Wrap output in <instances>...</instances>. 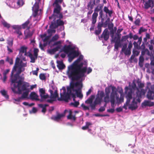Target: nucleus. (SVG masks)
Segmentation results:
<instances>
[{
	"label": "nucleus",
	"mask_w": 154,
	"mask_h": 154,
	"mask_svg": "<svg viewBox=\"0 0 154 154\" xmlns=\"http://www.w3.org/2000/svg\"><path fill=\"white\" fill-rule=\"evenodd\" d=\"M76 60L73 63L68 67L67 74L69 78L73 80H78L84 77L87 71V66L83 67L85 64L87 66V62L85 61L84 63L81 62L79 64Z\"/></svg>",
	"instance_id": "1"
},
{
	"label": "nucleus",
	"mask_w": 154,
	"mask_h": 154,
	"mask_svg": "<svg viewBox=\"0 0 154 154\" xmlns=\"http://www.w3.org/2000/svg\"><path fill=\"white\" fill-rule=\"evenodd\" d=\"M62 89L63 92L62 93H60V98L58 97V94L57 90H55L54 93H53L52 90H49V91L50 93L51 99L47 100V101L50 103H53L54 101L56 100V98H57V100L58 101H64L66 102H68V100L70 99L71 93L68 92V91H67V93H66V89L64 87L62 88Z\"/></svg>",
	"instance_id": "2"
},
{
	"label": "nucleus",
	"mask_w": 154,
	"mask_h": 154,
	"mask_svg": "<svg viewBox=\"0 0 154 154\" xmlns=\"http://www.w3.org/2000/svg\"><path fill=\"white\" fill-rule=\"evenodd\" d=\"M144 95V91L140 92H138L134 95L133 100L131 104L129 105V108L131 110H134L137 108V102L140 103L142 96Z\"/></svg>",
	"instance_id": "3"
},
{
	"label": "nucleus",
	"mask_w": 154,
	"mask_h": 154,
	"mask_svg": "<svg viewBox=\"0 0 154 154\" xmlns=\"http://www.w3.org/2000/svg\"><path fill=\"white\" fill-rule=\"evenodd\" d=\"M112 91L110 95V102L111 103V106L113 107L115 102V98L117 100L119 99L120 102H122L124 101V97L121 96L120 98H119V96L117 92V90L115 87L113 86L111 87Z\"/></svg>",
	"instance_id": "4"
},
{
	"label": "nucleus",
	"mask_w": 154,
	"mask_h": 154,
	"mask_svg": "<svg viewBox=\"0 0 154 154\" xmlns=\"http://www.w3.org/2000/svg\"><path fill=\"white\" fill-rule=\"evenodd\" d=\"M26 66V63H23L22 60L20 61L18 66L17 67L16 73L14 74L12 79L11 82L14 83L16 82L17 79L19 78L20 75L22 72L25 70L24 67Z\"/></svg>",
	"instance_id": "5"
},
{
	"label": "nucleus",
	"mask_w": 154,
	"mask_h": 154,
	"mask_svg": "<svg viewBox=\"0 0 154 154\" xmlns=\"http://www.w3.org/2000/svg\"><path fill=\"white\" fill-rule=\"evenodd\" d=\"M132 90L131 88H128V87H126L125 88V93L126 94L125 97L127 100L123 106V108L126 109L127 106L129 104L132 98Z\"/></svg>",
	"instance_id": "6"
},
{
	"label": "nucleus",
	"mask_w": 154,
	"mask_h": 154,
	"mask_svg": "<svg viewBox=\"0 0 154 154\" xmlns=\"http://www.w3.org/2000/svg\"><path fill=\"white\" fill-rule=\"evenodd\" d=\"M144 86V84L143 83H141V82L139 81H136L134 80L133 81L132 85L131 87L132 88H130L132 90V94L133 93L134 91L133 90H137V91L136 94L138 92H142L143 91H144V90L143 89H142V88ZM128 88H129L128 87Z\"/></svg>",
	"instance_id": "7"
},
{
	"label": "nucleus",
	"mask_w": 154,
	"mask_h": 154,
	"mask_svg": "<svg viewBox=\"0 0 154 154\" xmlns=\"http://www.w3.org/2000/svg\"><path fill=\"white\" fill-rule=\"evenodd\" d=\"M129 36L130 39L133 38L134 40H136L138 39L137 42L135 41L134 42L133 45L134 48L137 49H140V45L141 44L142 41V37H140L139 38L138 36L136 35H133L131 32L129 33Z\"/></svg>",
	"instance_id": "8"
},
{
	"label": "nucleus",
	"mask_w": 154,
	"mask_h": 154,
	"mask_svg": "<svg viewBox=\"0 0 154 154\" xmlns=\"http://www.w3.org/2000/svg\"><path fill=\"white\" fill-rule=\"evenodd\" d=\"M29 86V83L27 82H24L23 84L20 87L19 89H18V94H21L22 93V91H25L23 93H26L27 94V96H28L29 92V89L28 88Z\"/></svg>",
	"instance_id": "9"
},
{
	"label": "nucleus",
	"mask_w": 154,
	"mask_h": 154,
	"mask_svg": "<svg viewBox=\"0 0 154 154\" xmlns=\"http://www.w3.org/2000/svg\"><path fill=\"white\" fill-rule=\"evenodd\" d=\"M150 83H148V85L146 87L147 88H149V90L147 94V98L149 100H153L154 97V85H151L150 88H149V85H150Z\"/></svg>",
	"instance_id": "10"
},
{
	"label": "nucleus",
	"mask_w": 154,
	"mask_h": 154,
	"mask_svg": "<svg viewBox=\"0 0 154 154\" xmlns=\"http://www.w3.org/2000/svg\"><path fill=\"white\" fill-rule=\"evenodd\" d=\"M61 10V6L59 4L56 5V8L54 9L53 14L51 16L49 17V19H51L53 18L54 20L57 18V16L58 14L60 13Z\"/></svg>",
	"instance_id": "11"
},
{
	"label": "nucleus",
	"mask_w": 154,
	"mask_h": 154,
	"mask_svg": "<svg viewBox=\"0 0 154 154\" xmlns=\"http://www.w3.org/2000/svg\"><path fill=\"white\" fill-rule=\"evenodd\" d=\"M112 39L111 42V43H115V49L118 50L119 47L121 46V44L120 43V39H118V37L116 35L115 36L111 37Z\"/></svg>",
	"instance_id": "12"
},
{
	"label": "nucleus",
	"mask_w": 154,
	"mask_h": 154,
	"mask_svg": "<svg viewBox=\"0 0 154 154\" xmlns=\"http://www.w3.org/2000/svg\"><path fill=\"white\" fill-rule=\"evenodd\" d=\"M20 61V59L19 57H17L15 60L14 65L12 69L11 74V81L12 80L13 77L14 75V72L17 71V67L18 66V64Z\"/></svg>",
	"instance_id": "13"
},
{
	"label": "nucleus",
	"mask_w": 154,
	"mask_h": 154,
	"mask_svg": "<svg viewBox=\"0 0 154 154\" xmlns=\"http://www.w3.org/2000/svg\"><path fill=\"white\" fill-rule=\"evenodd\" d=\"M54 22H51V25L50 26L51 28L55 29L57 28L58 26H63L64 25V22L60 19H57L56 20V22L55 20H54Z\"/></svg>",
	"instance_id": "14"
},
{
	"label": "nucleus",
	"mask_w": 154,
	"mask_h": 154,
	"mask_svg": "<svg viewBox=\"0 0 154 154\" xmlns=\"http://www.w3.org/2000/svg\"><path fill=\"white\" fill-rule=\"evenodd\" d=\"M80 85H81L82 86V84H81L80 82H77L75 83L72 82L70 84V86L67 88V91H68V92H70V93H71V91L75 92V91H76L77 89H75L74 87H75L78 86Z\"/></svg>",
	"instance_id": "15"
},
{
	"label": "nucleus",
	"mask_w": 154,
	"mask_h": 154,
	"mask_svg": "<svg viewBox=\"0 0 154 154\" xmlns=\"http://www.w3.org/2000/svg\"><path fill=\"white\" fill-rule=\"evenodd\" d=\"M105 96L104 97V101L105 102V106L106 104L110 101V97H109V94L110 89L109 88L106 87L105 89Z\"/></svg>",
	"instance_id": "16"
},
{
	"label": "nucleus",
	"mask_w": 154,
	"mask_h": 154,
	"mask_svg": "<svg viewBox=\"0 0 154 154\" xmlns=\"http://www.w3.org/2000/svg\"><path fill=\"white\" fill-rule=\"evenodd\" d=\"M109 37V32L107 29H105L100 37L99 39L101 40L103 39L105 41H107Z\"/></svg>",
	"instance_id": "17"
},
{
	"label": "nucleus",
	"mask_w": 154,
	"mask_h": 154,
	"mask_svg": "<svg viewBox=\"0 0 154 154\" xmlns=\"http://www.w3.org/2000/svg\"><path fill=\"white\" fill-rule=\"evenodd\" d=\"M98 15V13L95 12H94L92 15V24L91 25V28H90L91 31L94 30V29L95 24L96 22L97 18Z\"/></svg>",
	"instance_id": "18"
},
{
	"label": "nucleus",
	"mask_w": 154,
	"mask_h": 154,
	"mask_svg": "<svg viewBox=\"0 0 154 154\" xmlns=\"http://www.w3.org/2000/svg\"><path fill=\"white\" fill-rule=\"evenodd\" d=\"M143 47V49L141 52V55L140 56L139 59V66L142 67L143 66V63L144 61V59L143 56L144 55V43L143 42L142 45Z\"/></svg>",
	"instance_id": "19"
},
{
	"label": "nucleus",
	"mask_w": 154,
	"mask_h": 154,
	"mask_svg": "<svg viewBox=\"0 0 154 154\" xmlns=\"http://www.w3.org/2000/svg\"><path fill=\"white\" fill-rule=\"evenodd\" d=\"M75 49L74 48L72 47L70 45H65L63 48L60 51V52L63 51L66 54H68L70 52Z\"/></svg>",
	"instance_id": "20"
},
{
	"label": "nucleus",
	"mask_w": 154,
	"mask_h": 154,
	"mask_svg": "<svg viewBox=\"0 0 154 154\" xmlns=\"http://www.w3.org/2000/svg\"><path fill=\"white\" fill-rule=\"evenodd\" d=\"M79 55V53L74 50H73V51H72L71 52H70V53L68 54V56L69 58V60L71 61L75 58L78 57Z\"/></svg>",
	"instance_id": "21"
},
{
	"label": "nucleus",
	"mask_w": 154,
	"mask_h": 154,
	"mask_svg": "<svg viewBox=\"0 0 154 154\" xmlns=\"http://www.w3.org/2000/svg\"><path fill=\"white\" fill-rule=\"evenodd\" d=\"M102 100L101 98H100L99 97H97L94 100V103L90 105L91 109L92 110H94L95 109L96 105L100 104Z\"/></svg>",
	"instance_id": "22"
},
{
	"label": "nucleus",
	"mask_w": 154,
	"mask_h": 154,
	"mask_svg": "<svg viewBox=\"0 0 154 154\" xmlns=\"http://www.w3.org/2000/svg\"><path fill=\"white\" fill-rule=\"evenodd\" d=\"M103 25V22H99L98 23L94 32L96 35H99L101 33L102 31V27Z\"/></svg>",
	"instance_id": "23"
},
{
	"label": "nucleus",
	"mask_w": 154,
	"mask_h": 154,
	"mask_svg": "<svg viewBox=\"0 0 154 154\" xmlns=\"http://www.w3.org/2000/svg\"><path fill=\"white\" fill-rule=\"evenodd\" d=\"M32 25V23H30L29 20L28 19L25 23L22 24V27L23 29L27 28L26 29V31H27V30H29V29Z\"/></svg>",
	"instance_id": "24"
},
{
	"label": "nucleus",
	"mask_w": 154,
	"mask_h": 154,
	"mask_svg": "<svg viewBox=\"0 0 154 154\" xmlns=\"http://www.w3.org/2000/svg\"><path fill=\"white\" fill-rule=\"evenodd\" d=\"M12 28L15 30L14 32L18 35V37H19L20 36L22 35V33L20 31L21 29V26L18 25H14L12 26Z\"/></svg>",
	"instance_id": "25"
},
{
	"label": "nucleus",
	"mask_w": 154,
	"mask_h": 154,
	"mask_svg": "<svg viewBox=\"0 0 154 154\" xmlns=\"http://www.w3.org/2000/svg\"><path fill=\"white\" fill-rule=\"evenodd\" d=\"M60 48V45H57L53 49L49 50L48 51V52L51 54H54L56 52L58 51Z\"/></svg>",
	"instance_id": "26"
},
{
	"label": "nucleus",
	"mask_w": 154,
	"mask_h": 154,
	"mask_svg": "<svg viewBox=\"0 0 154 154\" xmlns=\"http://www.w3.org/2000/svg\"><path fill=\"white\" fill-rule=\"evenodd\" d=\"M64 116L63 114L58 113L56 116H53L51 118V119L54 121H58L60 119Z\"/></svg>",
	"instance_id": "27"
},
{
	"label": "nucleus",
	"mask_w": 154,
	"mask_h": 154,
	"mask_svg": "<svg viewBox=\"0 0 154 154\" xmlns=\"http://www.w3.org/2000/svg\"><path fill=\"white\" fill-rule=\"evenodd\" d=\"M154 5L153 1L152 0H148L145 4V8H148L149 7H152Z\"/></svg>",
	"instance_id": "28"
},
{
	"label": "nucleus",
	"mask_w": 154,
	"mask_h": 154,
	"mask_svg": "<svg viewBox=\"0 0 154 154\" xmlns=\"http://www.w3.org/2000/svg\"><path fill=\"white\" fill-rule=\"evenodd\" d=\"M34 30H33L32 32L30 31L29 29V30H26L24 32V35L25 36V39H27L28 38L31 37L32 35Z\"/></svg>",
	"instance_id": "29"
},
{
	"label": "nucleus",
	"mask_w": 154,
	"mask_h": 154,
	"mask_svg": "<svg viewBox=\"0 0 154 154\" xmlns=\"http://www.w3.org/2000/svg\"><path fill=\"white\" fill-rule=\"evenodd\" d=\"M29 97L32 100H39L38 99V96L34 92H31L30 94Z\"/></svg>",
	"instance_id": "30"
},
{
	"label": "nucleus",
	"mask_w": 154,
	"mask_h": 154,
	"mask_svg": "<svg viewBox=\"0 0 154 154\" xmlns=\"http://www.w3.org/2000/svg\"><path fill=\"white\" fill-rule=\"evenodd\" d=\"M27 94L26 93H23L21 97H19L17 99H14L15 101L20 102L21 100L24 99L28 98V96H27Z\"/></svg>",
	"instance_id": "31"
},
{
	"label": "nucleus",
	"mask_w": 154,
	"mask_h": 154,
	"mask_svg": "<svg viewBox=\"0 0 154 154\" xmlns=\"http://www.w3.org/2000/svg\"><path fill=\"white\" fill-rule=\"evenodd\" d=\"M57 66L59 69H63L65 68V66L63 63L62 61H57Z\"/></svg>",
	"instance_id": "32"
},
{
	"label": "nucleus",
	"mask_w": 154,
	"mask_h": 154,
	"mask_svg": "<svg viewBox=\"0 0 154 154\" xmlns=\"http://www.w3.org/2000/svg\"><path fill=\"white\" fill-rule=\"evenodd\" d=\"M95 97L94 95H91L85 101V103L87 104H89L90 105L92 104V102Z\"/></svg>",
	"instance_id": "33"
},
{
	"label": "nucleus",
	"mask_w": 154,
	"mask_h": 154,
	"mask_svg": "<svg viewBox=\"0 0 154 154\" xmlns=\"http://www.w3.org/2000/svg\"><path fill=\"white\" fill-rule=\"evenodd\" d=\"M48 105L47 104H39L38 105L39 106L42 108V112L45 113L46 111V107L47 106H48Z\"/></svg>",
	"instance_id": "34"
},
{
	"label": "nucleus",
	"mask_w": 154,
	"mask_h": 154,
	"mask_svg": "<svg viewBox=\"0 0 154 154\" xmlns=\"http://www.w3.org/2000/svg\"><path fill=\"white\" fill-rule=\"evenodd\" d=\"M24 79V78H20V79L17 82V80L18 79H17V81H16V82H14V83H17V89H20V87L21 85L23 83H22V80H23ZM10 80H11L10 79ZM12 83H14L12 82H11Z\"/></svg>",
	"instance_id": "35"
},
{
	"label": "nucleus",
	"mask_w": 154,
	"mask_h": 154,
	"mask_svg": "<svg viewBox=\"0 0 154 154\" xmlns=\"http://www.w3.org/2000/svg\"><path fill=\"white\" fill-rule=\"evenodd\" d=\"M104 11L106 13L108 14L109 17H111L113 12L112 10H109L107 7L105 6L103 9Z\"/></svg>",
	"instance_id": "36"
},
{
	"label": "nucleus",
	"mask_w": 154,
	"mask_h": 154,
	"mask_svg": "<svg viewBox=\"0 0 154 154\" xmlns=\"http://www.w3.org/2000/svg\"><path fill=\"white\" fill-rule=\"evenodd\" d=\"M92 2L91 1H90L88 3L87 5V9L88 10H92L93 8L94 5L95 4V0H94L93 3L92 4Z\"/></svg>",
	"instance_id": "37"
},
{
	"label": "nucleus",
	"mask_w": 154,
	"mask_h": 154,
	"mask_svg": "<svg viewBox=\"0 0 154 154\" xmlns=\"http://www.w3.org/2000/svg\"><path fill=\"white\" fill-rule=\"evenodd\" d=\"M28 56L30 58L31 60L30 62L32 63H34L35 62V60L37 59L35 58V56H34L31 53L29 52L28 55Z\"/></svg>",
	"instance_id": "38"
},
{
	"label": "nucleus",
	"mask_w": 154,
	"mask_h": 154,
	"mask_svg": "<svg viewBox=\"0 0 154 154\" xmlns=\"http://www.w3.org/2000/svg\"><path fill=\"white\" fill-rule=\"evenodd\" d=\"M145 107L146 106L149 107L152 106L154 105V103L148 100H145Z\"/></svg>",
	"instance_id": "39"
},
{
	"label": "nucleus",
	"mask_w": 154,
	"mask_h": 154,
	"mask_svg": "<svg viewBox=\"0 0 154 154\" xmlns=\"http://www.w3.org/2000/svg\"><path fill=\"white\" fill-rule=\"evenodd\" d=\"M24 53H25L24 55H27L26 48L23 46L21 47L20 50V53L22 54Z\"/></svg>",
	"instance_id": "40"
},
{
	"label": "nucleus",
	"mask_w": 154,
	"mask_h": 154,
	"mask_svg": "<svg viewBox=\"0 0 154 154\" xmlns=\"http://www.w3.org/2000/svg\"><path fill=\"white\" fill-rule=\"evenodd\" d=\"M75 92L77 97L80 98H82L83 96V95L81 93V91H79V89L76 90V91H75Z\"/></svg>",
	"instance_id": "41"
},
{
	"label": "nucleus",
	"mask_w": 154,
	"mask_h": 154,
	"mask_svg": "<svg viewBox=\"0 0 154 154\" xmlns=\"http://www.w3.org/2000/svg\"><path fill=\"white\" fill-rule=\"evenodd\" d=\"M122 52H123L125 55H130L131 54V50L128 48L125 49V51H121Z\"/></svg>",
	"instance_id": "42"
},
{
	"label": "nucleus",
	"mask_w": 154,
	"mask_h": 154,
	"mask_svg": "<svg viewBox=\"0 0 154 154\" xmlns=\"http://www.w3.org/2000/svg\"><path fill=\"white\" fill-rule=\"evenodd\" d=\"M0 92L2 95L6 99H8L9 98V96L7 94V92L5 90H3L1 91Z\"/></svg>",
	"instance_id": "43"
},
{
	"label": "nucleus",
	"mask_w": 154,
	"mask_h": 154,
	"mask_svg": "<svg viewBox=\"0 0 154 154\" xmlns=\"http://www.w3.org/2000/svg\"><path fill=\"white\" fill-rule=\"evenodd\" d=\"M72 112L70 111L69 112V115L67 117V118L68 119L73 120L74 121H75L76 119V118L75 116H72Z\"/></svg>",
	"instance_id": "44"
},
{
	"label": "nucleus",
	"mask_w": 154,
	"mask_h": 154,
	"mask_svg": "<svg viewBox=\"0 0 154 154\" xmlns=\"http://www.w3.org/2000/svg\"><path fill=\"white\" fill-rule=\"evenodd\" d=\"M5 61L9 63L10 65H12L13 63V60L11 58H10L8 56H7L6 57Z\"/></svg>",
	"instance_id": "45"
},
{
	"label": "nucleus",
	"mask_w": 154,
	"mask_h": 154,
	"mask_svg": "<svg viewBox=\"0 0 154 154\" xmlns=\"http://www.w3.org/2000/svg\"><path fill=\"white\" fill-rule=\"evenodd\" d=\"M129 34L128 35L122 36L121 40H120V42H123L125 41L128 38H129Z\"/></svg>",
	"instance_id": "46"
},
{
	"label": "nucleus",
	"mask_w": 154,
	"mask_h": 154,
	"mask_svg": "<svg viewBox=\"0 0 154 154\" xmlns=\"http://www.w3.org/2000/svg\"><path fill=\"white\" fill-rule=\"evenodd\" d=\"M39 52V50L37 48H34L33 50L34 55L35 57L36 58H37L38 55V53Z\"/></svg>",
	"instance_id": "47"
},
{
	"label": "nucleus",
	"mask_w": 154,
	"mask_h": 154,
	"mask_svg": "<svg viewBox=\"0 0 154 154\" xmlns=\"http://www.w3.org/2000/svg\"><path fill=\"white\" fill-rule=\"evenodd\" d=\"M59 38L58 35L56 34L53 36L51 40V42H54L57 40Z\"/></svg>",
	"instance_id": "48"
},
{
	"label": "nucleus",
	"mask_w": 154,
	"mask_h": 154,
	"mask_svg": "<svg viewBox=\"0 0 154 154\" xmlns=\"http://www.w3.org/2000/svg\"><path fill=\"white\" fill-rule=\"evenodd\" d=\"M41 97V100L42 101H44L45 100L48 98L49 97V95L48 94L46 95L43 94L40 96Z\"/></svg>",
	"instance_id": "49"
},
{
	"label": "nucleus",
	"mask_w": 154,
	"mask_h": 154,
	"mask_svg": "<svg viewBox=\"0 0 154 154\" xmlns=\"http://www.w3.org/2000/svg\"><path fill=\"white\" fill-rule=\"evenodd\" d=\"M24 4V2L23 0H18L17 2V4L19 7L22 6Z\"/></svg>",
	"instance_id": "50"
},
{
	"label": "nucleus",
	"mask_w": 154,
	"mask_h": 154,
	"mask_svg": "<svg viewBox=\"0 0 154 154\" xmlns=\"http://www.w3.org/2000/svg\"><path fill=\"white\" fill-rule=\"evenodd\" d=\"M40 79L42 80H45L46 77L44 73H41L39 75Z\"/></svg>",
	"instance_id": "51"
},
{
	"label": "nucleus",
	"mask_w": 154,
	"mask_h": 154,
	"mask_svg": "<svg viewBox=\"0 0 154 154\" xmlns=\"http://www.w3.org/2000/svg\"><path fill=\"white\" fill-rule=\"evenodd\" d=\"M2 23L4 27L8 28H9L10 27V25L5 21L2 22Z\"/></svg>",
	"instance_id": "52"
},
{
	"label": "nucleus",
	"mask_w": 154,
	"mask_h": 154,
	"mask_svg": "<svg viewBox=\"0 0 154 154\" xmlns=\"http://www.w3.org/2000/svg\"><path fill=\"white\" fill-rule=\"evenodd\" d=\"M7 44L8 45L7 47H12L13 45V40H8L7 41Z\"/></svg>",
	"instance_id": "53"
},
{
	"label": "nucleus",
	"mask_w": 154,
	"mask_h": 154,
	"mask_svg": "<svg viewBox=\"0 0 154 154\" xmlns=\"http://www.w3.org/2000/svg\"><path fill=\"white\" fill-rule=\"evenodd\" d=\"M61 41H57V42H54V43L53 45V46H54L55 45H57H57H60L61 46V48L62 47V45H61Z\"/></svg>",
	"instance_id": "54"
},
{
	"label": "nucleus",
	"mask_w": 154,
	"mask_h": 154,
	"mask_svg": "<svg viewBox=\"0 0 154 154\" xmlns=\"http://www.w3.org/2000/svg\"><path fill=\"white\" fill-rule=\"evenodd\" d=\"M39 91L40 96L43 94H45V90L42 88L40 89Z\"/></svg>",
	"instance_id": "55"
},
{
	"label": "nucleus",
	"mask_w": 154,
	"mask_h": 154,
	"mask_svg": "<svg viewBox=\"0 0 154 154\" xmlns=\"http://www.w3.org/2000/svg\"><path fill=\"white\" fill-rule=\"evenodd\" d=\"M110 20V19L109 18H108L104 22V27H106L107 25H108L109 24V23Z\"/></svg>",
	"instance_id": "56"
},
{
	"label": "nucleus",
	"mask_w": 154,
	"mask_h": 154,
	"mask_svg": "<svg viewBox=\"0 0 154 154\" xmlns=\"http://www.w3.org/2000/svg\"><path fill=\"white\" fill-rule=\"evenodd\" d=\"M7 50L8 51V54H10V53H12L13 52V47H7Z\"/></svg>",
	"instance_id": "57"
},
{
	"label": "nucleus",
	"mask_w": 154,
	"mask_h": 154,
	"mask_svg": "<svg viewBox=\"0 0 154 154\" xmlns=\"http://www.w3.org/2000/svg\"><path fill=\"white\" fill-rule=\"evenodd\" d=\"M79 102L78 101H75L74 103H72L71 104L75 107H77L79 105Z\"/></svg>",
	"instance_id": "58"
},
{
	"label": "nucleus",
	"mask_w": 154,
	"mask_h": 154,
	"mask_svg": "<svg viewBox=\"0 0 154 154\" xmlns=\"http://www.w3.org/2000/svg\"><path fill=\"white\" fill-rule=\"evenodd\" d=\"M47 31L49 34H51L52 33H55L56 32V30L54 29H49Z\"/></svg>",
	"instance_id": "59"
},
{
	"label": "nucleus",
	"mask_w": 154,
	"mask_h": 154,
	"mask_svg": "<svg viewBox=\"0 0 154 154\" xmlns=\"http://www.w3.org/2000/svg\"><path fill=\"white\" fill-rule=\"evenodd\" d=\"M81 106L83 108V109L85 110H89V109L88 106H85L83 103L81 104Z\"/></svg>",
	"instance_id": "60"
},
{
	"label": "nucleus",
	"mask_w": 154,
	"mask_h": 154,
	"mask_svg": "<svg viewBox=\"0 0 154 154\" xmlns=\"http://www.w3.org/2000/svg\"><path fill=\"white\" fill-rule=\"evenodd\" d=\"M99 15L100 17L101 18V20L102 22H103V21L104 20L103 18V11L102 10H101L100 12H99Z\"/></svg>",
	"instance_id": "61"
},
{
	"label": "nucleus",
	"mask_w": 154,
	"mask_h": 154,
	"mask_svg": "<svg viewBox=\"0 0 154 154\" xmlns=\"http://www.w3.org/2000/svg\"><path fill=\"white\" fill-rule=\"evenodd\" d=\"M39 70L38 68H36V69L35 70L32 71V73L33 75H38V71Z\"/></svg>",
	"instance_id": "62"
},
{
	"label": "nucleus",
	"mask_w": 154,
	"mask_h": 154,
	"mask_svg": "<svg viewBox=\"0 0 154 154\" xmlns=\"http://www.w3.org/2000/svg\"><path fill=\"white\" fill-rule=\"evenodd\" d=\"M38 11L37 10H34V13L33 14V16L34 17H35L38 14Z\"/></svg>",
	"instance_id": "63"
},
{
	"label": "nucleus",
	"mask_w": 154,
	"mask_h": 154,
	"mask_svg": "<svg viewBox=\"0 0 154 154\" xmlns=\"http://www.w3.org/2000/svg\"><path fill=\"white\" fill-rule=\"evenodd\" d=\"M83 56L82 55H80L79 58L76 60L79 62L83 60Z\"/></svg>",
	"instance_id": "64"
}]
</instances>
